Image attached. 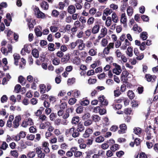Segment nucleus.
Segmentation results:
<instances>
[{"label":"nucleus","instance_id":"c03bdc74","mask_svg":"<svg viewBox=\"0 0 158 158\" xmlns=\"http://www.w3.org/2000/svg\"><path fill=\"white\" fill-rule=\"evenodd\" d=\"M89 100L87 99H85L80 102V104L81 106H87L89 104Z\"/></svg>","mask_w":158,"mask_h":158},{"label":"nucleus","instance_id":"2eb2a0df","mask_svg":"<svg viewBox=\"0 0 158 158\" xmlns=\"http://www.w3.org/2000/svg\"><path fill=\"white\" fill-rule=\"evenodd\" d=\"M39 87L41 94H44L47 91L46 86L44 84H40L39 86Z\"/></svg>","mask_w":158,"mask_h":158},{"label":"nucleus","instance_id":"774afa93","mask_svg":"<svg viewBox=\"0 0 158 158\" xmlns=\"http://www.w3.org/2000/svg\"><path fill=\"white\" fill-rule=\"evenodd\" d=\"M139 158H148L147 155L143 152H141L139 154Z\"/></svg>","mask_w":158,"mask_h":158},{"label":"nucleus","instance_id":"4be33fe9","mask_svg":"<svg viewBox=\"0 0 158 158\" xmlns=\"http://www.w3.org/2000/svg\"><path fill=\"white\" fill-rule=\"evenodd\" d=\"M32 54L33 56L36 58H37L39 57V52L38 50L35 48L34 49L32 50Z\"/></svg>","mask_w":158,"mask_h":158},{"label":"nucleus","instance_id":"c9c22d12","mask_svg":"<svg viewBox=\"0 0 158 158\" xmlns=\"http://www.w3.org/2000/svg\"><path fill=\"white\" fill-rule=\"evenodd\" d=\"M34 31L36 35L37 36H41L42 35V32L40 31L38 28H35Z\"/></svg>","mask_w":158,"mask_h":158},{"label":"nucleus","instance_id":"8fccbe9b","mask_svg":"<svg viewBox=\"0 0 158 158\" xmlns=\"http://www.w3.org/2000/svg\"><path fill=\"white\" fill-rule=\"evenodd\" d=\"M18 134L20 139L24 138L26 135V132L23 131H20Z\"/></svg>","mask_w":158,"mask_h":158},{"label":"nucleus","instance_id":"2f4dec72","mask_svg":"<svg viewBox=\"0 0 158 158\" xmlns=\"http://www.w3.org/2000/svg\"><path fill=\"white\" fill-rule=\"evenodd\" d=\"M75 82V78L73 77L72 78H69L67 80V84L69 85H70L74 83Z\"/></svg>","mask_w":158,"mask_h":158},{"label":"nucleus","instance_id":"864d4df0","mask_svg":"<svg viewBox=\"0 0 158 158\" xmlns=\"http://www.w3.org/2000/svg\"><path fill=\"white\" fill-rule=\"evenodd\" d=\"M73 92V94L75 98H77L80 94V91L77 90H74Z\"/></svg>","mask_w":158,"mask_h":158},{"label":"nucleus","instance_id":"6e6552de","mask_svg":"<svg viewBox=\"0 0 158 158\" xmlns=\"http://www.w3.org/2000/svg\"><path fill=\"white\" fill-rule=\"evenodd\" d=\"M74 24L77 28H79L81 30H83L85 26V24H81L80 22L78 20L75 21Z\"/></svg>","mask_w":158,"mask_h":158},{"label":"nucleus","instance_id":"4468645a","mask_svg":"<svg viewBox=\"0 0 158 158\" xmlns=\"http://www.w3.org/2000/svg\"><path fill=\"white\" fill-rule=\"evenodd\" d=\"M18 81L22 85H24L26 84L27 82L25 78L21 75L18 77Z\"/></svg>","mask_w":158,"mask_h":158},{"label":"nucleus","instance_id":"20e7f679","mask_svg":"<svg viewBox=\"0 0 158 158\" xmlns=\"http://www.w3.org/2000/svg\"><path fill=\"white\" fill-rule=\"evenodd\" d=\"M145 77L148 82H154L156 78V76L152 75L150 74H146Z\"/></svg>","mask_w":158,"mask_h":158},{"label":"nucleus","instance_id":"338daca9","mask_svg":"<svg viewBox=\"0 0 158 158\" xmlns=\"http://www.w3.org/2000/svg\"><path fill=\"white\" fill-rule=\"evenodd\" d=\"M8 145L5 142H3L0 148L3 150H5L8 147Z\"/></svg>","mask_w":158,"mask_h":158},{"label":"nucleus","instance_id":"3c124183","mask_svg":"<svg viewBox=\"0 0 158 158\" xmlns=\"http://www.w3.org/2000/svg\"><path fill=\"white\" fill-rule=\"evenodd\" d=\"M77 41L78 39L76 40L75 42H72L69 45V46L71 49H74L77 45Z\"/></svg>","mask_w":158,"mask_h":158},{"label":"nucleus","instance_id":"393cba45","mask_svg":"<svg viewBox=\"0 0 158 158\" xmlns=\"http://www.w3.org/2000/svg\"><path fill=\"white\" fill-rule=\"evenodd\" d=\"M127 96L131 100L135 97V94L132 90H129L127 92Z\"/></svg>","mask_w":158,"mask_h":158},{"label":"nucleus","instance_id":"dca6fc26","mask_svg":"<svg viewBox=\"0 0 158 158\" xmlns=\"http://www.w3.org/2000/svg\"><path fill=\"white\" fill-rule=\"evenodd\" d=\"M41 7L44 10L48 9L49 5L48 3L45 1H43L40 4Z\"/></svg>","mask_w":158,"mask_h":158},{"label":"nucleus","instance_id":"09e8293b","mask_svg":"<svg viewBox=\"0 0 158 158\" xmlns=\"http://www.w3.org/2000/svg\"><path fill=\"white\" fill-rule=\"evenodd\" d=\"M21 86L19 84L16 85L15 87V90L16 93H18L20 91Z\"/></svg>","mask_w":158,"mask_h":158},{"label":"nucleus","instance_id":"5fc2aeb1","mask_svg":"<svg viewBox=\"0 0 158 158\" xmlns=\"http://www.w3.org/2000/svg\"><path fill=\"white\" fill-rule=\"evenodd\" d=\"M152 129V128L151 125L148 126L145 129V131L146 134H150L151 130Z\"/></svg>","mask_w":158,"mask_h":158},{"label":"nucleus","instance_id":"f704fd0d","mask_svg":"<svg viewBox=\"0 0 158 158\" xmlns=\"http://www.w3.org/2000/svg\"><path fill=\"white\" fill-rule=\"evenodd\" d=\"M132 112V110L131 108H125L124 110V113L127 115H130Z\"/></svg>","mask_w":158,"mask_h":158},{"label":"nucleus","instance_id":"bb28decb","mask_svg":"<svg viewBox=\"0 0 158 158\" xmlns=\"http://www.w3.org/2000/svg\"><path fill=\"white\" fill-rule=\"evenodd\" d=\"M134 132L135 134L139 135L142 132L141 129L139 127H135L134 129Z\"/></svg>","mask_w":158,"mask_h":158},{"label":"nucleus","instance_id":"6e6d98bb","mask_svg":"<svg viewBox=\"0 0 158 158\" xmlns=\"http://www.w3.org/2000/svg\"><path fill=\"white\" fill-rule=\"evenodd\" d=\"M141 141L139 138H136L135 139L134 142L136 146H138L140 144Z\"/></svg>","mask_w":158,"mask_h":158},{"label":"nucleus","instance_id":"a18cd8bd","mask_svg":"<svg viewBox=\"0 0 158 158\" xmlns=\"http://www.w3.org/2000/svg\"><path fill=\"white\" fill-rule=\"evenodd\" d=\"M93 121L95 122H98L100 120V118L97 115H94L92 116Z\"/></svg>","mask_w":158,"mask_h":158},{"label":"nucleus","instance_id":"4c0bfd02","mask_svg":"<svg viewBox=\"0 0 158 158\" xmlns=\"http://www.w3.org/2000/svg\"><path fill=\"white\" fill-rule=\"evenodd\" d=\"M59 15V12L56 10H53L52 11V16L55 17H57Z\"/></svg>","mask_w":158,"mask_h":158},{"label":"nucleus","instance_id":"c756f323","mask_svg":"<svg viewBox=\"0 0 158 158\" xmlns=\"http://www.w3.org/2000/svg\"><path fill=\"white\" fill-rule=\"evenodd\" d=\"M147 35V34L146 32L143 31L141 33L140 35V37L143 40H145L147 39L148 37Z\"/></svg>","mask_w":158,"mask_h":158},{"label":"nucleus","instance_id":"aec40b11","mask_svg":"<svg viewBox=\"0 0 158 158\" xmlns=\"http://www.w3.org/2000/svg\"><path fill=\"white\" fill-rule=\"evenodd\" d=\"M133 48L129 47L127 49V52H126V53L129 56L131 57L133 55Z\"/></svg>","mask_w":158,"mask_h":158},{"label":"nucleus","instance_id":"13d9d810","mask_svg":"<svg viewBox=\"0 0 158 158\" xmlns=\"http://www.w3.org/2000/svg\"><path fill=\"white\" fill-rule=\"evenodd\" d=\"M94 18L93 17L89 18L87 21V23L89 25L93 24L94 23Z\"/></svg>","mask_w":158,"mask_h":158},{"label":"nucleus","instance_id":"39448f33","mask_svg":"<svg viewBox=\"0 0 158 158\" xmlns=\"http://www.w3.org/2000/svg\"><path fill=\"white\" fill-rule=\"evenodd\" d=\"M120 130L118 131V133L119 134L125 133L127 130V126L125 124H122L119 126Z\"/></svg>","mask_w":158,"mask_h":158},{"label":"nucleus","instance_id":"412c9836","mask_svg":"<svg viewBox=\"0 0 158 158\" xmlns=\"http://www.w3.org/2000/svg\"><path fill=\"white\" fill-rule=\"evenodd\" d=\"M120 22L123 24H125L127 22V18L125 13H122L121 17Z\"/></svg>","mask_w":158,"mask_h":158},{"label":"nucleus","instance_id":"9d476101","mask_svg":"<svg viewBox=\"0 0 158 158\" xmlns=\"http://www.w3.org/2000/svg\"><path fill=\"white\" fill-rule=\"evenodd\" d=\"M93 132V130L90 128H88L86 129L85 133L83 135V137L85 138L88 137L89 135L91 134Z\"/></svg>","mask_w":158,"mask_h":158},{"label":"nucleus","instance_id":"f03ea898","mask_svg":"<svg viewBox=\"0 0 158 158\" xmlns=\"http://www.w3.org/2000/svg\"><path fill=\"white\" fill-rule=\"evenodd\" d=\"M113 65L115 66V68L112 70V72L114 73L117 75H119L122 72V69L120 66L118 64L116 63H113Z\"/></svg>","mask_w":158,"mask_h":158},{"label":"nucleus","instance_id":"4d7b16f0","mask_svg":"<svg viewBox=\"0 0 158 158\" xmlns=\"http://www.w3.org/2000/svg\"><path fill=\"white\" fill-rule=\"evenodd\" d=\"M35 138V135L32 134H28L27 136V139L31 140H33Z\"/></svg>","mask_w":158,"mask_h":158},{"label":"nucleus","instance_id":"473e14b6","mask_svg":"<svg viewBox=\"0 0 158 158\" xmlns=\"http://www.w3.org/2000/svg\"><path fill=\"white\" fill-rule=\"evenodd\" d=\"M91 115L89 113L85 114L82 116V119L84 120H89L90 118Z\"/></svg>","mask_w":158,"mask_h":158},{"label":"nucleus","instance_id":"de8ad7c7","mask_svg":"<svg viewBox=\"0 0 158 158\" xmlns=\"http://www.w3.org/2000/svg\"><path fill=\"white\" fill-rule=\"evenodd\" d=\"M83 5L82 2L76 3L75 4V6H76L77 9L79 10L82 8Z\"/></svg>","mask_w":158,"mask_h":158},{"label":"nucleus","instance_id":"58836bf2","mask_svg":"<svg viewBox=\"0 0 158 158\" xmlns=\"http://www.w3.org/2000/svg\"><path fill=\"white\" fill-rule=\"evenodd\" d=\"M98 154L100 157L102 156L103 157H105V152L103 149L98 150Z\"/></svg>","mask_w":158,"mask_h":158},{"label":"nucleus","instance_id":"49530a36","mask_svg":"<svg viewBox=\"0 0 158 158\" xmlns=\"http://www.w3.org/2000/svg\"><path fill=\"white\" fill-rule=\"evenodd\" d=\"M104 140V138L103 137L100 136L96 138L95 141L97 143H101L103 142Z\"/></svg>","mask_w":158,"mask_h":158},{"label":"nucleus","instance_id":"a878e982","mask_svg":"<svg viewBox=\"0 0 158 158\" xmlns=\"http://www.w3.org/2000/svg\"><path fill=\"white\" fill-rule=\"evenodd\" d=\"M119 145L117 144H115L112 146L110 148V150L113 152H115L116 151L119 149Z\"/></svg>","mask_w":158,"mask_h":158},{"label":"nucleus","instance_id":"1a4fd4ad","mask_svg":"<svg viewBox=\"0 0 158 158\" xmlns=\"http://www.w3.org/2000/svg\"><path fill=\"white\" fill-rule=\"evenodd\" d=\"M68 12L70 14H73L76 11L75 6L73 5H70L67 8Z\"/></svg>","mask_w":158,"mask_h":158},{"label":"nucleus","instance_id":"f257e3e1","mask_svg":"<svg viewBox=\"0 0 158 158\" xmlns=\"http://www.w3.org/2000/svg\"><path fill=\"white\" fill-rule=\"evenodd\" d=\"M65 135L67 136L72 135L73 138H76L79 137L80 134L77 129L73 126L72 128L66 130Z\"/></svg>","mask_w":158,"mask_h":158},{"label":"nucleus","instance_id":"7ed1b4c3","mask_svg":"<svg viewBox=\"0 0 158 158\" xmlns=\"http://www.w3.org/2000/svg\"><path fill=\"white\" fill-rule=\"evenodd\" d=\"M98 101L101 103L100 106H102V105L106 106L108 105V102L107 100L105 99V97L104 95L102 96H100L98 98Z\"/></svg>","mask_w":158,"mask_h":158},{"label":"nucleus","instance_id":"6ab92c4d","mask_svg":"<svg viewBox=\"0 0 158 158\" xmlns=\"http://www.w3.org/2000/svg\"><path fill=\"white\" fill-rule=\"evenodd\" d=\"M28 46L25 45L24 46V48H22L21 51V54L22 55H24L25 54V52H26L27 53H29L30 51L27 48Z\"/></svg>","mask_w":158,"mask_h":158},{"label":"nucleus","instance_id":"7c9ffc66","mask_svg":"<svg viewBox=\"0 0 158 158\" xmlns=\"http://www.w3.org/2000/svg\"><path fill=\"white\" fill-rule=\"evenodd\" d=\"M73 63L77 65H78L81 63V59L79 57H75L73 59Z\"/></svg>","mask_w":158,"mask_h":158},{"label":"nucleus","instance_id":"0e129e2a","mask_svg":"<svg viewBox=\"0 0 158 158\" xmlns=\"http://www.w3.org/2000/svg\"><path fill=\"white\" fill-rule=\"evenodd\" d=\"M11 137L13 140L16 141H18L20 139L19 135V134H18L17 135H13Z\"/></svg>","mask_w":158,"mask_h":158},{"label":"nucleus","instance_id":"37998d69","mask_svg":"<svg viewBox=\"0 0 158 158\" xmlns=\"http://www.w3.org/2000/svg\"><path fill=\"white\" fill-rule=\"evenodd\" d=\"M21 61L22 63H20L19 64V68L23 69L24 68V67L23 65L25 66L26 63V61L23 58H21Z\"/></svg>","mask_w":158,"mask_h":158},{"label":"nucleus","instance_id":"ddd939ff","mask_svg":"<svg viewBox=\"0 0 158 158\" xmlns=\"http://www.w3.org/2000/svg\"><path fill=\"white\" fill-rule=\"evenodd\" d=\"M100 26L99 24H95L93 27L92 29V32L94 34H95L98 33L99 30Z\"/></svg>","mask_w":158,"mask_h":158},{"label":"nucleus","instance_id":"680f3d73","mask_svg":"<svg viewBox=\"0 0 158 158\" xmlns=\"http://www.w3.org/2000/svg\"><path fill=\"white\" fill-rule=\"evenodd\" d=\"M82 155V152L79 151H77L75 152L74 153V156L76 157H79Z\"/></svg>","mask_w":158,"mask_h":158},{"label":"nucleus","instance_id":"423d86ee","mask_svg":"<svg viewBox=\"0 0 158 158\" xmlns=\"http://www.w3.org/2000/svg\"><path fill=\"white\" fill-rule=\"evenodd\" d=\"M78 44V47L79 50L81 51L84 49L85 47V44L84 43L83 40L80 39H78L77 45Z\"/></svg>","mask_w":158,"mask_h":158},{"label":"nucleus","instance_id":"69168bd1","mask_svg":"<svg viewBox=\"0 0 158 158\" xmlns=\"http://www.w3.org/2000/svg\"><path fill=\"white\" fill-rule=\"evenodd\" d=\"M83 107L81 105L77 107L76 110V111L77 113H81L83 111Z\"/></svg>","mask_w":158,"mask_h":158},{"label":"nucleus","instance_id":"c85d7f7f","mask_svg":"<svg viewBox=\"0 0 158 158\" xmlns=\"http://www.w3.org/2000/svg\"><path fill=\"white\" fill-rule=\"evenodd\" d=\"M112 20L114 22L117 23L118 21V17H117L116 14L115 12H114L112 15Z\"/></svg>","mask_w":158,"mask_h":158},{"label":"nucleus","instance_id":"5701e85b","mask_svg":"<svg viewBox=\"0 0 158 158\" xmlns=\"http://www.w3.org/2000/svg\"><path fill=\"white\" fill-rule=\"evenodd\" d=\"M112 12V10L111 9H110L109 8L105 9L103 13V15L105 14L106 16H108L110 15Z\"/></svg>","mask_w":158,"mask_h":158},{"label":"nucleus","instance_id":"a19ab883","mask_svg":"<svg viewBox=\"0 0 158 158\" xmlns=\"http://www.w3.org/2000/svg\"><path fill=\"white\" fill-rule=\"evenodd\" d=\"M10 154L11 156L15 158H17L19 156V153L16 150L11 151Z\"/></svg>","mask_w":158,"mask_h":158},{"label":"nucleus","instance_id":"f8f14e48","mask_svg":"<svg viewBox=\"0 0 158 158\" xmlns=\"http://www.w3.org/2000/svg\"><path fill=\"white\" fill-rule=\"evenodd\" d=\"M35 10L36 11H37V17L38 18H43L45 17V14L40 11L38 7L36 8Z\"/></svg>","mask_w":158,"mask_h":158},{"label":"nucleus","instance_id":"0eeeda50","mask_svg":"<svg viewBox=\"0 0 158 158\" xmlns=\"http://www.w3.org/2000/svg\"><path fill=\"white\" fill-rule=\"evenodd\" d=\"M21 118L20 116H17L15 118L13 121V127L14 128H17L19 125V122L21 120Z\"/></svg>","mask_w":158,"mask_h":158},{"label":"nucleus","instance_id":"603ef678","mask_svg":"<svg viewBox=\"0 0 158 158\" xmlns=\"http://www.w3.org/2000/svg\"><path fill=\"white\" fill-rule=\"evenodd\" d=\"M128 72L127 71H124L123 72L121 75V78L123 80V78L124 77L126 78V77H127L128 74Z\"/></svg>","mask_w":158,"mask_h":158},{"label":"nucleus","instance_id":"e2e57ef3","mask_svg":"<svg viewBox=\"0 0 158 158\" xmlns=\"http://www.w3.org/2000/svg\"><path fill=\"white\" fill-rule=\"evenodd\" d=\"M122 105L119 103L116 104L114 106H113L114 109L115 110L121 109L122 107Z\"/></svg>","mask_w":158,"mask_h":158},{"label":"nucleus","instance_id":"bf43d9fd","mask_svg":"<svg viewBox=\"0 0 158 158\" xmlns=\"http://www.w3.org/2000/svg\"><path fill=\"white\" fill-rule=\"evenodd\" d=\"M77 99L75 98H70L69 101V103L70 105H72L75 103L76 102Z\"/></svg>","mask_w":158,"mask_h":158},{"label":"nucleus","instance_id":"72a5a7b5","mask_svg":"<svg viewBox=\"0 0 158 158\" xmlns=\"http://www.w3.org/2000/svg\"><path fill=\"white\" fill-rule=\"evenodd\" d=\"M112 22L111 18L109 16L107 17L106 22V25L107 27H109L111 24Z\"/></svg>","mask_w":158,"mask_h":158},{"label":"nucleus","instance_id":"e433bc0d","mask_svg":"<svg viewBox=\"0 0 158 158\" xmlns=\"http://www.w3.org/2000/svg\"><path fill=\"white\" fill-rule=\"evenodd\" d=\"M54 44L53 43H49L48 44V49L51 51H53L55 50L54 47Z\"/></svg>","mask_w":158,"mask_h":158},{"label":"nucleus","instance_id":"052dcab7","mask_svg":"<svg viewBox=\"0 0 158 158\" xmlns=\"http://www.w3.org/2000/svg\"><path fill=\"white\" fill-rule=\"evenodd\" d=\"M116 154L118 157H120L124 154V152L123 151H120L117 152Z\"/></svg>","mask_w":158,"mask_h":158},{"label":"nucleus","instance_id":"ea45409f","mask_svg":"<svg viewBox=\"0 0 158 158\" xmlns=\"http://www.w3.org/2000/svg\"><path fill=\"white\" fill-rule=\"evenodd\" d=\"M53 64L55 65H58L60 63V59L57 58H55L52 61Z\"/></svg>","mask_w":158,"mask_h":158},{"label":"nucleus","instance_id":"79ce46f5","mask_svg":"<svg viewBox=\"0 0 158 158\" xmlns=\"http://www.w3.org/2000/svg\"><path fill=\"white\" fill-rule=\"evenodd\" d=\"M35 155V151L30 152L27 154V156L29 158H33Z\"/></svg>","mask_w":158,"mask_h":158},{"label":"nucleus","instance_id":"f3484780","mask_svg":"<svg viewBox=\"0 0 158 158\" xmlns=\"http://www.w3.org/2000/svg\"><path fill=\"white\" fill-rule=\"evenodd\" d=\"M70 58V57L69 54H67L61 59V62L64 63H66L69 60Z\"/></svg>","mask_w":158,"mask_h":158},{"label":"nucleus","instance_id":"a211bd4d","mask_svg":"<svg viewBox=\"0 0 158 158\" xmlns=\"http://www.w3.org/2000/svg\"><path fill=\"white\" fill-rule=\"evenodd\" d=\"M79 117L78 116H76L73 117L72 118L71 123L73 124H78L79 121Z\"/></svg>","mask_w":158,"mask_h":158},{"label":"nucleus","instance_id":"cd10ccee","mask_svg":"<svg viewBox=\"0 0 158 158\" xmlns=\"http://www.w3.org/2000/svg\"><path fill=\"white\" fill-rule=\"evenodd\" d=\"M121 94L119 90V88L118 87L114 91V95L115 97H118Z\"/></svg>","mask_w":158,"mask_h":158},{"label":"nucleus","instance_id":"b1692460","mask_svg":"<svg viewBox=\"0 0 158 158\" xmlns=\"http://www.w3.org/2000/svg\"><path fill=\"white\" fill-rule=\"evenodd\" d=\"M133 9L132 7L129 6L127 9V14L128 16H131L133 12Z\"/></svg>","mask_w":158,"mask_h":158},{"label":"nucleus","instance_id":"9b49d317","mask_svg":"<svg viewBox=\"0 0 158 158\" xmlns=\"http://www.w3.org/2000/svg\"><path fill=\"white\" fill-rule=\"evenodd\" d=\"M85 127L83 126L82 123L81 122L79 123L77 125V130L79 133L85 130Z\"/></svg>","mask_w":158,"mask_h":158}]
</instances>
